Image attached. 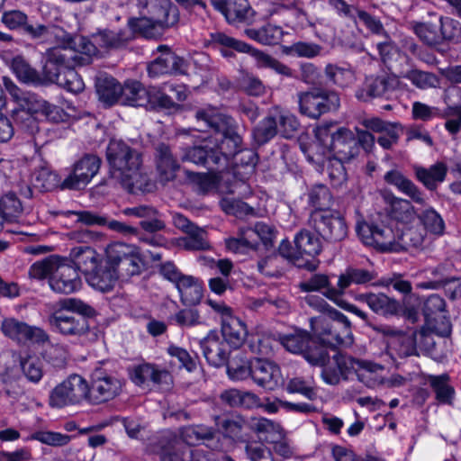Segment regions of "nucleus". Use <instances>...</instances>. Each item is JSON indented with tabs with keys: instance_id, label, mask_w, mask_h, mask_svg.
Masks as SVG:
<instances>
[{
	"instance_id": "f257e3e1",
	"label": "nucleus",
	"mask_w": 461,
	"mask_h": 461,
	"mask_svg": "<svg viewBox=\"0 0 461 461\" xmlns=\"http://www.w3.org/2000/svg\"><path fill=\"white\" fill-rule=\"evenodd\" d=\"M195 118L213 131V134L202 144L186 148L182 161L203 165L210 170H223L230 158L241 150L242 138L236 131L233 118L212 107L197 110Z\"/></svg>"
},
{
	"instance_id": "f03ea898",
	"label": "nucleus",
	"mask_w": 461,
	"mask_h": 461,
	"mask_svg": "<svg viewBox=\"0 0 461 461\" xmlns=\"http://www.w3.org/2000/svg\"><path fill=\"white\" fill-rule=\"evenodd\" d=\"M106 158L110 180L131 194L149 193L155 184L142 167V156L137 149L119 140H110Z\"/></svg>"
},
{
	"instance_id": "7ed1b4c3",
	"label": "nucleus",
	"mask_w": 461,
	"mask_h": 461,
	"mask_svg": "<svg viewBox=\"0 0 461 461\" xmlns=\"http://www.w3.org/2000/svg\"><path fill=\"white\" fill-rule=\"evenodd\" d=\"M59 46L46 50V62L43 67L45 79L52 77L50 74H59L65 69L86 66L97 53V48L88 38L63 32L58 38Z\"/></svg>"
},
{
	"instance_id": "20e7f679",
	"label": "nucleus",
	"mask_w": 461,
	"mask_h": 461,
	"mask_svg": "<svg viewBox=\"0 0 461 461\" xmlns=\"http://www.w3.org/2000/svg\"><path fill=\"white\" fill-rule=\"evenodd\" d=\"M59 308L49 316V324L66 337L80 338L89 331L87 318L96 314L88 303L77 298H64L59 302Z\"/></svg>"
},
{
	"instance_id": "39448f33",
	"label": "nucleus",
	"mask_w": 461,
	"mask_h": 461,
	"mask_svg": "<svg viewBox=\"0 0 461 461\" xmlns=\"http://www.w3.org/2000/svg\"><path fill=\"white\" fill-rule=\"evenodd\" d=\"M140 5L149 8L150 17L131 18L129 26L145 37H151L157 27L174 25L177 21V11L169 0H139Z\"/></svg>"
},
{
	"instance_id": "423d86ee",
	"label": "nucleus",
	"mask_w": 461,
	"mask_h": 461,
	"mask_svg": "<svg viewBox=\"0 0 461 461\" xmlns=\"http://www.w3.org/2000/svg\"><path fill=\"white\" fill-rule=\"evenodd\" d=\"M334 366H322L321 377L323 381L331 385H336L340 379L347 380L348 375L355 373L360 382L366 383V374L375 373L382 366L366 361H361L339 352L332 357Z\"/></svg>"
},
{
	"instance_id": "0eeeda50",
	"label": "nucleus",
	"mask_w": 461,
	"mask_h": 461,
	"mask_svg": "<svg viewBox=\"0 0 461 461\" xmlns=\"http://www.w3.org/2000/svg\"><path fill=\"white\" fill-rule=\"evenodd\" d=\"M299 113L310 119L317 120L322 114L335 112L340 106L337 92L322 87H313L297 94Z\"/></svg>"
},
{
	"instance_id": "6e6552de",
	"label": "nucleus",
	"mask_w": 461,
	"mask_h": 461,
	"mask_svg": "<svg viewBox=\"0 0 461 461\" xmlns=\"http://www.w3.org/2000/svg\"><path fill=\"white\" fill-rule=\"evenodd\" d=\"M105 262L122 279H128L141 273L143 263L137 247L124 242H113L105 248Z\"/></svg>"
},
{
	"instance_id": "1a4fd4ad",
	"label": "nucleus",
	"mask_w": 461,
	"mask_h": 461,
	"mask_svg": "<svg viewBox=\"0 0 461 461\" xmlns=\"http://www.w3.org/2000/svg\"><path fill=\"white\" fill-rule=\"evenodd\" d=\"M319 341L332 349L348 348L354 342L351 323L342 312L331 316L329 320L322 319L315 328Z\"/></svg>"
},
{
	"instance_id": "9d476101",
	"label": "nucleus",
	"mask_w": 461,
	"mask_h": 461,
	"mask_svg": "<svg viewBox=\"0 0 461 461\" xmlns=\"http://www.w3.org/2000/svg\"><path fill=\"white\" fill-rule=\"evenodd\" d=\"M308 224L320 237L330 243L342 241L348 233L344 217L336 211L314 210L310 214Z\"/></svg>"
},
{
	"instance_id": "9b49d317",
	"label": "nucleus",
	"mask_w": 461,
	"mask_h": 461,
	"mask_svg": "<svg viewBox=\"0 0 461 461\" xmlns=\"http://www.w3.org/2000/svg\"><path fill=\"white\" fill-rule=\"evenodd\" d=\"M89 384L77 374H72L57 384L50 392L49 404L52 408H64L88 402Z\"/></svg>"
},
{
	"instance_id": "f8f14e48",
	"label": "nucleus",
	"mask_w": 461,
	"mask_h": 461,
	"mask_svg": "<svg viewBox=\"0 0 461 461\" xmlns=\"http://www.w3.org/2000/svg\"><path fill=\"white\" fill-rule=\"evenodd\" d=\"M149 450L158 455L160 461H207V455L203 450L191 449L171 433L163 435L151 443Z\"/></svg>"
},
{
	"instance_id": "ddd939ff",
	"label": "nucleus",
	"mask_w": 461,
	"mask_h": 461,
	"mask_svg": "<svg viewBox=\"0 0 461 461\" xmlns=\"http://www.w3.org/2000/svg\"><path fill=\"white\" fill-rule=\"evenodd\" d=\"M122 383L107 370L95 368L91 375L88 402L100 404L115 398L122 391Z\"/></svg>"
},
{
	"instance_id": "4468645a",
	"label": "nucleus",
	"mask_w": 461,
	"mask_h": 461,
	"mask_svg": "<svg viewBox=\"0 0 461 461\" xmlns=\"http://www.w3.org/2000/svg\"><path fill=\"white\" fill-rule=\"evenodd\" d=\"M356 231L361 241L366 246L383 252L398 250L395 235L393 230L387 226L366 221L357 222Z\"/></svg>"
},
{
	"instance_id": "2eb2a0df",
	"label": "nucleus",
	"mask_w": 461,
	"mask_h": 461,
	"mask_svg": "<svg viewBox=\"0 0 461 461\" xmlns=\"http://www.w3.org/2000/svg\"><path fill=\"white\" fill-rule=\"evenodd\" d=\"M1 330L5 336L19 344H25L27 341L44 344L50 341V335L42 328L31 326L14 318L5 319Z\"/></svg>"
},
{
	"instance_id": "dca6fc26",
	"label": "nucleus",
	"mask_w": 461,
	"mask_h": 461,
	"mask_svg": "<svg viewBox=\"0 0 461 461\" xmlns=\"http://www.w3.org/2000/svg\"><path fill=\"white\" fill-rule=\"evenodd\" d=\"M101 163V158L96 155H85L74 165L72 173L63 180L61 188L71 190L84 188L97 174Z\"/></svg>"
},
{
	"instance_id": "f3484780",
	"label": "nucleus",
	"mask_w": 461,
	"mask_h": 461,
	"mask_svg": "<svg viewBox=\"0 0 461 461\" xmlns=\"http://www.w3.org/2000/svg\"><path fill=\"white\" fill-rule=\"evenodd\" d=\"M158 51L161 54L151 61L147 68L150 77L167 74H185L188 63L184 58L177 56L166 45L158 46Z\"/></svg>"
},
{
	"instance_id": "a211bd4d",
	"label": "nucleus",
	"mask_w": 461,
	"mask_h": 461,
	"mask_svg": "<svg viewBox=\"0 0 461 461\" xmlns=\"http://www.w3.org/2000/svg\"><path fill=\"white\" fill-rule=\"evenodd\" d=\"M49 284L55 293L69 294L81 288L82 279L74 266L60 259L56 271L49 279Z\"/></svg>"
},
{
	"instance_id": "6ab92c4d",
	"label": "nucleus",
	"mask_w": 461,
	"mask_h": 461,
	"mask_svg": "<svg viewBox=\"0 0 461 461\" xmlns=\"http://www.w3.org/2000/svg\"><path fill=\"white\" fill-rule=\"evenodd\" d=\"M154 161L159 182L167 184L176 179L180 164L169 145L164 142L155 145Z\"/></svg>"
},
{
	"instance_id": "aec40b11",
	"label": "nucleus",
	"mask_w": 461,
	"mask_h": 461,
	"mask_svg": "<svg viewBox=\"0 0 461 461\" xmlns=\"http://www.w3.org/2000/svg\"><path fill=\"white\" fill-rule=\"evenodd\" d=\"M355 133L346 128L339 127L331 133L330 150L333 157L345 162H349L359 155V149L357 147Z\"/></svg>"
},
{
	"instance_id": "412c9836",
	"label": "nucleus",
	"mask_w": 461,
	"mask_h": 461,
	"mask_svg": "<svg viewBox=\"0 0 461 461\" xmlns=\"http://www.w3.org/2000/svg\"><path fill=\"white\" fill-rule=\"evenodd\" d=\"M212 4L230 24L250 23L253 21L255 13L247 0H212Z\"/></svg>"
},
{
	"instance_id": "4be33fe9",
	"label": "nucleus",
	"mask_w": 461,
	"mask_h": 461,
	"mask_svg": "<svg viewBox=\"0 0 461 461\" xmlns=\"http://www.w3.org/2000/svg\"><path fill=\"white\" fill-rule=\"evenodd\" d=\"M398 83L397 77L393 75L370 76L366 78L357 96L363 101L386 97L397 87Z\"/></svg>"
},
{
	"instance_id": "5701e85b",
	"label": "nucleus",
	"mask_w": 461,
	"mask_h": 461,
	"mask_svg": "<svg viewBox=\"0 0 461 461\" xmlns=\"http://www.w3.org/2000/svg\"><path fill=\"white\" fill-rule=\"evenodd\" d=\"M199 344L209 365L220 367L227 363L229 356L227 344L217 330H210Z\"/></svg>"
},
{
	"instance_id": "b1692460",
	"label": "nucleus",
	"mask_w": 461,
	"mask_h": 461,
	"mask_svg": "<svg viewBox=\"0 0 461 461\" xmlns=\"http://www.w3.org/2000/svg\"><path fill=\"white\" fill-rule=\"evenodd\" d=\"M375 277L376 274L374 271L357 267H348L339 275L337 289L329 290L326 293V298L330 300H338V297H342L345 290L351 285H365L371 282Z\"/></svg>"
},
{
	"instance_id": "393cba45",
	"label": "nucleus",
	"mask_w": 461,
	"mask_h": 461,
	"mask_svg": "<svg viewBox=\"0 0 461 461\" xmlns=\"http://www.w3.org/2000/svg\"><path fill=\"white\" fill-rule=\"evenodd\" d=\"M77 216V222L86 226H106L109 230L121 234H135L137 230L125 222L110 219L93 211H76L72 212Z\"/></svg>"
},
{
	"instance_id": "a878e982",
	"label": "nucleus",
	"mask_w": 461,
	"mask_h": 461,
	"mask_svg": "<svg viewBox=\"0 0 461 461\" xmlns=\"http://www.w3.org/2000/svg\"><path fill=\"white\" fill-rule=\"evenodd\" d=\"M384 180L388 185L394 186L399 192L408 196L412 202L420 204H426V197L420 187L402 172L398 169H392L384 176Z\"/></svg>"
},
{
	"instance_id": "bb28decb",
	"label": "nucleus",
	"mask_w": 461,
	"mask_h": 461,
	"mask_svg": "<svg viewBox=\"0 0 461 461\" xmlns=\"http://www.w3.org/2000/svg\"><path fill=\"white\" fill-rule=\"evenodd\" d=\"M379 194L392 219L401 222H410L415 218L416 212L411 201L397 197L388 190H381Z\"/></svg>"
},
{
	"instance_id": "cd10ccee",
	"label": "nucleus",
	"mask_w": 461,
	"mask_h": 461,
	"mask_svg": "<svg viewBox=\"0 0 461 461\" xmlns=\"http://www.w3.org/2000/svg\"><path fill=\"white\" fill-rule=\"evenodd\" d=\"M280 376V368L273 362L262 358L252 360L251 378L259 386L274 390L278 385Z\"/></svg>"
},
{
	"instance_id": "c85d7f7f",
	"label": "nucleus",
	"mask_w": 461,
	"mask_h": 461,
	"mask_svg": "<svg viewBox=\"0 0 461 461\" xmlns=\"http://www.w3.org/2000/svg\"><path fill=\"white\" fill-rule=\"evenodd\" d=\"M123 213L128 216L141 218L140 222L141 229L149 233H155L166 229V223L161 219V214L153 206L139 205L123 210Z\"/></svg>"
},
{
	"instance_id": "c756f323",
	"label": "nucleus",
	"mask_w": 461,
	"mask_h": 461,
	"mask_svg": "<svg viewBox=\"0 0 461 461\" xmlns=\"http://www.w3.org/2000/svg\"><path fill=\"white\" fill-rule=\"evenodd\" d=\"M357 300L366 303L376 314L393 316L400 311V303L384 293H366L357 296Z\"/></svg>"
},
{
	"instance_id": "7c9ffc66",
	"label": "nucleus",
	"mask_w": 461,
	"mask_h": 461,
	"mask_svg": "<svg viewBox=\"0 0 461 461\" xmlns=\"http://www.w3.org/2000/svg\"><path fill=\"white\" fill-rule=\"evenodd\" d=\"M416 179L429 191H435L443 183L447 174V166L444 162H436L429 167L414 166Z\"/></svg>"
},
{
	"instance_id": "2f4dec72",
	"label": "nucleus",
	"mask_w": 461,
	"mask_h": 461,
	"mask_svg": "<svg viewBox=\"0 0 461 461\" xmlns=\"http://www.w3.org/2000/svg\"><path fill=\"white\" fill-rule=\"evenodd\" d=\"M130 376L131 381L137 385H141L148 381H151L156 384H169L171 381V375L168 371L158 369L156 366L147 363L133 367Z\"/></svg>"
},
{
	"instance_id": "473e14b6",
	"label": "nucleus",
	"mask_w": 461,
	"mask_h": 461,
	"mask_svg": "<svg viewBox=\"0 0 461 461\" xmlns=\"http://www.w3.org/2000/svg\"><path fill=\"white\" fill-rule=\"evenodd\" d=\"M248 331L245 323L239 318L228 316L221 321V336L226 343L237 348L244 343Z\"/></svg>"
},
{
	"instance_id": "72a5a7b5",
	"label": "nucleus",
	"mask_w": 461,
	"mask_h": 461,
	"mask_svg": "<svg viewBox=\"0 0 461 461\" xmlns=\"http://www.w3.org/2000/svg\"><path fill=\"white\" fill-rule=\"evenodd\" d=\"M95 87L99 100L106 105L121 102L122 86L115 78L101 75L96 78Z\"/></svg>"
},
{
	"instance_id": "f704fd0d",
	"label": "nucleus",
	"mask_w": 461,
	"mask_h": 461,
	"mask_svg": "<svg viewBox=\"0 0 461 461\" xmlns=\"http://www.w3.org/2000/svg\"><path fill=\"white\" fill-rule=\"evenodd\" d=\"M149 87L146 88L139 81L125 82L122 86L121 103L125 105L148 107Z\"/></svg>"
},
{
	"instance_id": "c9c22d12",
	"label": "nucleus",
	"mask_w": 461,
	"mask_h": 461,
	"mask_svg": "<svg viewBox=\"0 0 461 461\" xmlns=\"http://www.w3.org/2000/svg\"><path fill=\"white\" fill-rule=\"evenodd\" d=\"M9 67L16 78L23 84L41 85L43 82L40 72L21 55L14 57L9 62Z\"/></svg>"
},
{
	"instance_id": "e433bc0d",
	"label": "nucleus",
	"mask_w": 461,
	"mask_h": 461,
	"mask_svg": "<svg viewBox=\"0 0 461 461\" xmlns=\"http://www.w3.org/2000/svg\"><path fill=\"white\" fill-rule=\"evenodd\" d=\"M122 276L117 273L111 266L96 267L87 276V282L94 288L102 292H107L113 288L118 279Z\"/></svg>"
},
{
	"instance_id": "4c0bfd02",
	"label": "nucleus",
	"mask_w": 461,
	"mask_h": 461,
	"mask_svg": "<svg viewBox=\"0 0 461 461\" xmlns=\"http://www.w3.org/2000/svg\"><path fill=\"white\" fill-rule=\"evenodd\" d=\"M185 305H195L203 298V285L198 278L185 275L176 285Z\"/></svg>"
},
{
	"instance_id": "58836bf2",
	"label": "nucleus",
	"mask_w": 461,
	"mask_h": 461,
	"mask_svg": "<svg viewBox=\"0 0 461 461\" xmlns=\"http://www.w3.org/2000/svg\"><path fill=\"white\" fill-rule=\"evenodd\" d=\"M411 29L426 45L437 48L441 45L440 17L434 22H412Z\"/></svg>"
},
{
	"instance_id": "ea45409f",
	"label": "nucleus",
	"mask_w": 461,
	"mask_h": 461,
	"mask_svg": "<svg viewBox=\"0 0 461 461\" xmlns=\"http://www.w3.org/2000/svg\"><path fill=\"white\" fill-rule=\"evenodd\" d=\"M69 256L77 270L87 275L98 266V253L90 246H78L71 249Z\"/></svg>"
},
{
	"instance_id": "a19ab883",
	"label": "nucleus",
	"mask_w": 461,
	"mask_h": 461,
	"mask_svg": "<svg viewBox=\"0 0 461 461\" xmlns=\"http://www.w3.org/2000/svg\"><path fill=\"white\" fill-rule=\"evenodd\" d=\"M429 384L435 393L436 400L441 404L452 405L455 399V389L449 384V376L447 374L430 375Z\"/></svg>"
},
{
	"instance_id": "79ce46f5",
	"label": "nucleus",
	"mask_w": 461,
	"mask_h": 461,
	"mask_svg": "<svg viewBox=\"0 0 461 461\" xmlns=\"http://www.w3.org/2000/svg\"><path fill=\"white\" fill-rule=\"evenodd\" d=\"M245 53H249L254 58L256 66L258 68H271L277 74L284 77H294L292 68L266 52L253 49L249 46V50Z\"/></svg>"
},
{
	"instance_id": "37998d69",
	"label": "nucleus",
	"mask_w": 461,
	"mask_h": 461,
	"mask_svg": "<svg viewBox=\"0 0 461 461\" xmlns=\"http://www.w3.org/2000/svg\"><path fill=\"white\" fill-rule=\"evenodd\" d=\"M19 363L23 375L29 382L39 383L43 376V364L35 354L24 352L19 357Z\"/></svg>"
},
{
	"instance_id": "c03bdc74",
	"label": "nucleus",
	"mask_w": 461,
	"mask_h": 461,
	"mask_svg": "<svg viewBox=\"0 0 461 461\" xmlns=\"http://www.w3.org/2000/svg\"><path fill=\"white\" fill-rule=\"evenodd\" d=\"M50 74L52 77L47 81L55 83L68 92L78 94L85 89V83L75 68L65 69L59 74Z\"/></svg>"
},
{
	"instance_id": "a18cd8bd",
	"label": "nucleus",
	"mask_w": 461,
	"mask_h": 461,
	"mask_svg": "<svg viewBox=\"0 0 461 461\" xmlns=\"http://www.w3.org/2000/svg\"><path fill=\"white\" fill-rule=\"evenodd\" d=\"M216 430L203 425L187 426L180 429V441L188 446L195 445L201 440H211L215 437Z\"/></svg>"
},
{
	"instance_id": "49530a36",
	"label": "nucleus",
	"mask_w": 461,
	"mask_h": 461,
	"mask_svg": "<svg viewBox=\"0 0 461 461\" xmlns=\"http://www.w3.org/2000/svg\"><path fill=\"white\" fill-rule=\"evenodd\" d=\"M294 244L298 252L315 257L321 251V243L318 237H315L310 230H302L294 238Z\"/></svg>"
},
{
	"instance_id": "de8ad7c7",
	"label": "nucleus",
	"mask_w": 461,
	"mask_h": 461,
	"mask_svg": "<svg viewBox=\"0 0 461 461\" xmlns=\"http://www.w3.org/2000/svg\"><path fill=\"white\" fill-rule=\"evenodd\" d=\"M278 132L276 118L272 110L253 130V139L258 145H263L273 139Z\"/></svg>"
},
{
	"instance_id": "09e8293b",
	"label": "nucleus",
	"mask_w": 461,
	"mask_h": 461,
	"mask_svg": "<svg viewBox=\"0 0 461 461\" xmlns=\"http://www.w3.org/2000/svg\"><path fill=\"white\" fill-rule=\"evenodd\" d=\"M402 77L420 89L436 88L439 86L438 77L429 71L413 68L406 71Z\"/></svg>"
},
{
	"instance_id": "8fccbe9b",
	"label": "nucleus",
	"mask_w": 461,
	"mask_h": 461,
	"mask_svg": "<svg viewBox=\"0 0 461 461\" xmlns=\"http://www.w3.org/2000/svg\"><path fill=\"white\" fill-rule=\"evenodd\" d=\"M95 41L104 48L117 49L125 45L130 37L125 32L112 31L108 29L101 30L94 35Z\"/></svg>"
},
{
	"instance_id": "3c124183",
	"label": "nucleus",
	"mask_w": 461,
	"mask_h": 461,
	"mask_svg": "<svg viewBox=\"0 0 461 461\" xmlns=\"http://www.w3.org/2000/svg\"><path fill=\"white\" fill-rule=\"evenodd\" d=\"M281 344L290 352L303 354L308 344L312 343V336L307 331L296 330L280 338Z\"/></svg>"
},
{
	"instance_id": "603ef678",
	"label": "nucleus",
	"mask_w": 461,
	"mask_h": 461,
	"mask_svg": "<svg viewBox=\"0 0 461 461\" xmlns=\"http://www.w3.org/2000/svg\"><path fill=\"white\" fill-rule=\"evenodd\" d=\"M430 333L439 337H447L451 333V323L445 312L425 321V325L421 328L420 335L429 339Z\"/></svg>"
},
{
	"instance_id": "864d4df0",
	"label": "nucleus",
	"mask_w": 461,
	"mask_h": 461,
	"mask_svg": "<svg viewBox=\"0 0 461 461\" xmlns=\"http://www.w3.org/2000/svg\"><path fill=\"white\" fill-rule=\"evenodd\" d=\"M209 37H210L209 40H206V41H205V45L208 47L209 46L213 47V48L221 47L222 49L227 48V49L235 50L239 52H246V51L249 50V45H248L240 41H238L230 36H228L227 34H225L223 32H212V33H210Z\"/></svg>"
},
{
	"instance_id": "5fc2aeb1",
	"label": "nucleus",
	"mask_w": 461,
	"mask_h": 461,
	"mask_svg": "<svg viewBox=\"0 0 461 461\" xmlns=\"http://www.w3.org/2000/svg\"><path fill=\"white\" fill-rule=\"evenodd\" d=\"M60 258L50 256L42 260L33 263L29 270L32 278L42 280L53 275L60 261Z\"/></svg>"
},
{
	"instance_id": "6e6d98bb",
	"label": "nucleus",
	"mask_w": 461,
	"mask_h": 461,
	"mask_svg": "<svg viewBox=\"0 0 461 461\" xmlns=\"http://www.w3.org/2000/svg\"><path fill=\"white\" fill-rule=\"evenodd\" d=\"M148 107L151 109H174L178 106L174 98L168 94L167 89H164V85L161 87H149Z\"/></svg>"
},
{
	"instance_id": "4d7b16f0",
	"label": "nucleus",
	"mask_w": 461,
	"mask_h": 461,
	"mask_svg": "<svg viewBox=\"0 0 461 461\" xmlns=\"http://www.w3.org/2000/svg\"><path fill=\"white\" fill-rule=\"evenodd\" d=\"M244 452L249 461H275L271 448L260 441H247Z\"/></svg>"
},
{
	"instance_id": "13d9d810",
	"label": "nucleus",
	"mask_w": 461,
	"mask_h": 461,
	"mask_svg": "<svg viewBox=\"0 0 461 461\" xmlns=\"http://www.w3.org/2000/svg\"><path fill=\"white\" fill-rule=\"evenodd\" d=\"M187 237L182 240L183 246L187 250H205L210 248L207 240V232L195 225L187 233Z\"/></svg>"
},
{
	"instance_id": "bf43d9fd",
	"label": "nucleus",
	"mask_w": 461,
	"mask_h": 461,
	"mask_svg": "<svg viewBox=\"0 0 461 461\" xmlns=\"http://www.w3.org/2000/svg\"><path fill=\"white\" fill-rule=\"evenodd\" d=\"M308 198L309 203L315 210H329L328 207L332 202V195L329 188L324 185H316L312 187L309 191Z\"/></svg>"
},
{
	"instance_id": "052dcab7",
	"label": "nucleus",
	"mask_w": 461,
	"mask_h": 461,
	"mask_svg": "<svg viewBox=\"0 0 461 461\" xmlns=\"http://www.w3.org/2000/svg\"><path fill=\"white\" fill-rule=\"evenodd\" d=\"M272 112L276 118V126L279 125L281 134L285 138L292 137L300 126L297 118L289 113H282L277 108H275Z\"/></svg>"
},
{
	"instance_id": "680f3d73",
	"label": "nucleus",
	"mask_w": 461,
	"mask_h": 461,
	"mask_svg": "<svg viewBox=\"0 0 461 461\" xmlns=\"http://www.w3.org/2000/svg\"><path fill=\"white\" fill-rule=\"evenodd\" d=\"M441 44L444 41L458 43L461 41V24L449 17H440Z\"/></svg>"
},
{
	"instance_id": "e2e57ef3",
	"label": "nucleus",
	"mask_w": 461,
	"mask_h": 461,
	"mask_svg": "<svg viewBox=\"0 0 461 461\" xmlns=\"http://www.w3.org/2000/svg\"><path fill=\"white\" fill-rule=\"evenodd\" d=\"M344 163L345 161L334 157L327 160V174L330 184L335 187L341 186L347 181L348 175Z\"/></svg>"
},
{
	"instance_id": "0e129e2a",
	"label": "nucleus",
	"mask_w": 461,
	"mask_h": 461,
	"mask_svg": "<svg viewBox=\"0 0 461 461\" xmlns=\"http://www.w3.org/2000/svg\"><path fill=\"white\" fill-rule=\"evenodd\" d=\"M326 77L339 87L348 86L353 80V73L337 65L328 64L325 68Z\"/></svg>"
},
{
	"instance_id": "69168bd1",
	"label": "nucleus",
	"mask_w": 461,
	"mask_h": 461,
	"mask_svg": "<svg viewBox=\"0 0 461 461\" xmlns=\"http://www.w3.org/2000/svg\"><path fill=\"white\" fill-rule=\"evenodd\" d=\"M220 206L226 213L238 218L254 214V209L251 206L238 199L222 198L220 201Z\"/></svg>"
},
{
	"instance_id": "338daca9",
	"label": "nucleus",
	"mask_w": 461,
	"mask_h": 461,
	"mask_svg": "<svg viewBox=\"0 0 461 461\" xmlns=\"http://www.w3.org/2000/svg\"><path fill=\"white\" fill-rule=\"evenodd\" d=\"M0 210L5 219H12L22 213L23 204L14 192H9L1 198Z\"/></svg>"
},
{
	"instance_id": "774afa93",
	"label": "nucleus",
	"mask_w": 461,
	"mask_h": 461,
	"mask_svg": "<svg viewBox=\"0 0 461 461\" xmlns=\"http://www.w3.org/2000/svg\"><path fill=\"white\" fill-rule=\"evenodd\" d=\"M419 219L422 222L424 228L436 235H441L445 229V224L440 215L432 208L423 211Z\"/></svg>"
}]
</instances>
